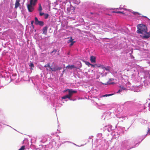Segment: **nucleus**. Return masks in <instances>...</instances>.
I'll return each mask as SVG.
<instances>
[{
	"instance_id": "1",
	"label": "nucleus",
	"mask_w": 150,
	"mask_h": 150,
	"mask_svg": "<svg viewBox=\"0 0 150 150\" xmlns=\"http://www.w3.org/2000/svg\"><path fill=\"white\" fill-rule=\"evenodd\" d=\"M137 33L142 35L144 39L148 38L150 37V32H147V28L146 25L143 24H139L137 25Z\"/></svg>"
},
{
	"instance_id": "2",
	"label": "nucleus",
	"mask_w": 150,
	"mask_h": 150,
	"mask_svg": "<svg viewBox=\"0 0 150 150\" xmlns=\"http://www.w3.org/2000/svg\"><path fill=\"white\" fill-rule=\"evenodd\" d=\"M38 0H30V4L27 5V8L29 12H33L34 9V6L36 5Z\"/></svg>"
},
{
	"instance_id": "3",
	"label": "nucleus",
	"mask_w": 150,
	"mask_h": 150,
	"mask_svg": "<svg viewBox=\"0 0 150 150\" xmlns=\"http://www.w3.org/2000/svg\"><path fill=\"white\" fill-rule=\"evenodd\" d=\"M75 8L71 5L69 7H68L67 8V10L69 13H72L74 11Z\"/></svg>"
},
{
	"instance_id": "4",
	"label": "nucleus",
	"mask_w": 150,
	"mask_h": 150,
	"mask_svg": "<svg viewBox=\"0 0 150 150\" xmlns=\"http://www.w3.org/2000/svg\"><path fill=\"white\" fill-rule=\"evenodd\" d=\"M62 68L61 67H59L57 65H55L53 68H51V70L52 71H55L61 69Z\"/></svg>"
},
{
	"instance_id": "5",
	"label": "nucleus",
	"mask_w": 150,
	"mask_h": 150,
	"mask_svg": "<svg viewBox=\"0 0 150 150\" xmlns=\"http://www.w3.org/2000/svg\"><path fill=\"white\" fill-rule=\"evenodd\" d=\"M69 91V94L68 95L71 98L72 95L74 93H75L76 92V91H72L71 90L68 89Z\"/></svg>"
},
{
	"instance_id": "6",
	"label": "nucleus",
	"mask_w": 150,
	"mask_h": 150,
	"mask_svg": "<svg viewBox=\"0 0 150 150\" xmlns=\"http://www.w3.org/2000/svg\"><path fill=\"white\" fill-rule=\"evenodd\" d=\"M20 0H16L15 3V8H17L20 5Z\"/></svg>"
},
{
	"instance_id": "7",
	"label": "nucleus",
	"mask_w": 150,
	"mask_h": 150,
	"mask_svg": "<svg viewBox=\"0 0 150 150\" xmlns=\"http://www.w3.org/2000/svg\"><path fill=\"white\" fill-rule=\"evenodd\" d=\"M90 60L91 63L96 62V58L94 56H91L90 57Z\"/></svg>"
},
{
	"instance_id": "8",
	"label": "nucleus",
	"mask_w": 150,
	"mask_h": 150,
	"mask_svg": "<svg viewBox=\"0 0 150 150\" xmlns=\"http://www.w3.org/2000/svg\"><path fill=\"white\" fill-rule=\"evenodd\" d=\"M91 66L92 67H99L101 66V65L100 64H91Z\"/></svg>"
},
{
	"instance_id": "9",
	"label": "nucleus",
	"mask_w": 150,
	"mask_h": 150,
	"mask_svg": "<svg viewBox=\"0 0 150 150\" xmlns=\"http://www.w3.org/2000/svg\"><path fill=\"white\" fill-rule=\"evenodd\" d=\"M47 30V27L46 26L44 27L43 29V33L46 34Z\"/></svg>"
},
{
	"instance_id": "10",
	"label": "nucleus",
	"mask_w": 150,
	"mask_h": 150,
	"mask_svg": "<svg viewBox=\"0 0 150 150\" xmlns=\"http://www.w3.org/2000/svg\"><path fill=\"white\" fill-rule=\"evenodd\" d=\"M66 68L72 69H73L75 68V67L74 65H68L66 67Z\"/></svg>"
},
{
	"instance_id": "11",
	"label": "nucleus",
	"mask_w": 150,
	"mask_h": 150,
	"mask_svg": "<svg viewBox=\"0 0 150 150\" xmlns=\"http://www.w3.org/2000/svg\"><path fill=\"white\" fill-rule=\"evenodd\" d=\"M35 23L36 25H38L40 21H39L37 17H35Z\"/></svg>"
},
{
	"instance_id": "12",
	"label": "nucleus",
	"mask_w": 150,
	"mask_h": 150,
	"mask_svg": "<svg viewBox=\"0 0 150 150\" xmlns=\"http://www.w3.org/2000/svg\"><path fill=\"white\" fill-rule=\"evenodd\" d=\"M62 99H66L67 98H68L69 99H70V98L69 97V96L68 95H67L66 96H65L62 97Z\"/></svg>"
},
{
	"instance_id": "13",
	"label": "nucleus",
	"mask_w": 150,
	"mask_h": 150,
	"mask_svg": "<svg viewBox=\"0 0 150 150\" xmlns=\"http://www.w3.org/2000/svg\"><path fill=\"white\" fill-rule=\"evenodd\" d=\"M42 8L41 6V5L40 4L39 6V8H38V11L40 12H41L42 10Z\"/></svg>"
},
{
	"instance_id": "14",
	"label": "nucleus",
	"mask_w": 150,
	"mask_h": 150,
	"mask_svg": "<svg viewBox=\"0 0 150 150\" xmlns=\"http://www.w3.org/2000/svg\"><path fill=\"white\" fill-rule=\"evenodd\" d=\"M44 67H49L50 69H51V68H52L50 67V64L49 63H48L47 64L45 65Z\"/></svg>"
},
{
	"instance_id": "15",
	"label": "nucleus",
	"mask_w": 150,
	"mask_h": 150,
	"mask_svg": "<svg viewBox=\"0 0 150 150\" xmlns=\"http://www.w3.org/2000/svg\"><path fill=\"white\" fill-rule=\"evenodd\" d=\"M29 66L30 67H31V68H33L34 67V64L32 62H30V63L29 64ZM31 69H32V68H31Z\"/></svg>"
},
{
	"instance_id": "16",
	"label": "nucleus",
	"mask_w": 150,
	"mask_h": 150,
	"mask_svg": "<svg viewBox=\"0 0 150 150\" xmlns=\"http://www.w3.org/2000/svg\"><path fill=\"white\" fill-rule=\"evenodd\" d=\"M38 25L41 26H43L44 25V22L42 21H40Z\"/></svg>"
},
{
	"instance_id": "17",
	"label": "nucleus",
	"mask_w": 150,
	"mask_h": 150,
	"mask_svg": "<svg viewBox=\"0 0 150 150\" xmlns=\"http://www.w3.org/2000/svg\"><path fill=\"white\" fill-rule=\"evenodd\" d=\"M113 95H114V94H105L104 95L102 96V97H105V96L107 97L108 96H111Z\"/></svg>"
},
{
	"instance_id": "18",
	"label": "nucleus",
	"mask_w": 150,
	"mask_h": 150,
	"mask_svg": "<svg viewBox=\"0 0 150 150\" xmlns=\"http://www.w3.org/2000/svg\"><path fill=\"white\" fill-rule=\"evenodd\" d=\"M112 12L113 13H122L123 14H125V13L123 12H121V11H113Z\"/></svg>"
},
{
	"instance_id": "19",
	"label": "nucleus",
	"mask_w": 150,
	"mask_h": 150,
	"mask_svg": "<svg viewBox=\"0 0 150 150\" xmlns=\"http://www.w3.org/2000/svg\"><path fill=\"white\" fill-rule=\"evenodd\" d=\"M25 146H22L21 148L18 150H24L25 149Z\"/></svg>"
},
{
	"instance_id": "20",
	"label": "nucleus",
	"mask_w": 150,
	"mask_h": 150,
	"mask_svg": "<svg viewBox=\"0 0 150 150\" xmlns=\"http://www.w3.org/2000/svg\"><path fill=\"white\" fill-rule=\"evenodd\" d=\"M44 18L45 19L49 17V15L48 14H44Z\"/></svg>"
},
{
	"instance_id": "21",
	"label": "nucleus",
	"mask_w": 150,
	"mask_h": 150,
	"mask_svg": "<svg viewBox=\"0 0 150 150\" xmlns=\"http://www.w3.org/2000/svg\"><path fill=\"white\" fill-rule=\"evenodd\" d=\"M73 39L71 37L70 38V39H69V40L68 41V42L69 43L70 42H71L73 41Z\"/></svg>"
},
{
	"instance_id": "22",
	"label": "nucleus",
	"mask_w": 150,
	"mask_h": 150,
	"mask_svg": "<svg viewBox=\"0 0 150 150\" xmlns=\"http://www.w3.org/2000/svg\"><path fill=\"white\" fill-rule=\"evenodd\" d=\"M85 64L87 65L88 66V67L89 66V65H91V64L90 63L88 62H87V61H86L85 62Z\"/></svg>"
},
{
	"instance_id": "23",
	"label": "nucleus",
	"mask_w": 150,
	"mask_h": 150,
	"mask_svg": "<svg viewBox=\"0 0 150 150\" xmlns=\"http://www.w3.org/2000/svg\"><path fill=\"white\" fill-rule=\"evenodd\" d=\"M120 87L121 88V89L123 90H125L126 88L124 87L123 86H120Z\"/></svg>"
},
{
	"instance_id": "24",
	"label": "nucleus",
	"mask_w": 150,
	"mask_h": 150,
	"mask_svg": "<svg viewBox=\"0 0 150 150\" xmlns=\"http://www.w3.org/2000/svg\"><path fill=\"white\" fill-rule=\"evenodd\" d=\"M57 50L54 49L53 51L51 52V53H54V54L56 53L57 52Z\"/></svg>"
},
{
	"instance_id": "25",
	"label": "nucleus",
	"mask_w": 150,
	"mask_h": 150,
	"mask_svg": "<svg viewBox=\"0 0 150 150\" xmlns=\"http://www.w3.org/2000/svg\"><path fill=\"white\" fill-rule=\"evenodd\" d=\"M132 13L134 15H136L137 14L138 15H141V14H139V13L137 12H133Z\"/></svg>"
},
{
	"instance_id": "26",
	"label": "nucleus",
	"mask_w": 150,
	"mask_h": 150,
	"mask_svg": "<svg viewBox=\"0 0 150 150\" xmlns=\"http://www.w3.org/2000/svg\"><path fill=\"white\" fill-rule=\"evenodd\" d=\"M40 16H42L44 15V13H42L41 12H40Z\"/></svg>"
},
{
	"instance_id": "27",
	"label": "nucleus",
	"mask_w": 150,
	"mask_h": 150,
	"mask_svg": "<svg viewBox=\"0 0 150 150\" xmlns=\"http://www.w3.org/2000/svg\"><path fill=\"white\" fill-rule=\"evenodd\" d=\"M71 43L70 44V46H72V45H73L74 43L75 42V41H73L71 42Z\"/></svg>"
},
{
	"instance_id": "28",
	"label": "nucleus",
	"mask_w": 150,
	"mask_h": 150,
	"mask_svg": "<svg viewBox=\"0 0 150 150\" xmlns=\"http://www.w3.org/2000/svg\"><path fill=\"white\" fill-rule=\"evenodd\" d=\"M122 91V89H119L118 91L117 92V93H120Z\"/></svg>"
},
{
	"instance_id": "29",
	"label": "nucleus",
	"mask_w": 150,
	"mask_h": 150,
	"mask_svg": "<svg viewBox=\"0 0 150 150\" xmlns=\"http://www.w3.org/2000/svg\"><path fill=\"white\" fill-rule=\"evenodd\" d=\"M150 129L149 128H148V130L147 131V134H148V133H150Z\"/></svg>"
},
{
	"instance_id": "30",
	"label": "nucleus",
	"mask_w": 150,
	"mask_h": 150,
	"mask_svg": "<svg viewBox=\"0 0 150 150\" xmlns=\"http://www.w3.org/2000/svg\"><path fill=\"white\" fill-rule=\"evenodd\" d=\"M33 23H34V21H32L31 22V25H32V26L33 27Z\"/></svg>"
},
{
	"instance_id": "31",
	"label": "nucleus",
	"mask_w": 150,
	"mask_h": 150,
	"mask_svg": "<svg viewBox=\"0 0 150 150\" xmlns=\"http://www.w3.org/2000/svg\"><path fill=\"white\" fill-rule=\"evenodd\" d=\"M105 69L106 70H108V69H107V68H105Z\"/></svg>"
},
{
	"instance_id": "32",
	"label": "nucleus",
	"mask_w": 150,
	"mask_h": 150,
	"mask_svg": "<svg viewBox=\"0 0 150 150\" xmlns=\"http://www.w3.org/2000/svg\"><path fill=\"white\" fill-rule=\"evenodd\" d=\"M91 14H93V13H92V12H91Z\"/></svg>"
},
{
	"instance_id": "33",
	"label": "nucleus",
	"mask_w": 150,
	"mask_h": 150,
	"mask_svg": "<svg viewBox=\"0 0 150 150\" xmlns=\"http://www.w3.org/2000/svg\"><path fill=\"white\" fill-rule=\"evenodd\" d=\"M65 71V70H64L63 71V73L64 72V71Z\"/></svg>"
},
{
	"instance_id": "34",
	"label": "nucleus",
	"mask_w": 150,
	"mask_h": 150,
	"mask_svg": "<svg viewBox=\"0 0 150 150\" xmlns=\"http://www.w3.org/2000/svg\"><path fill=\"white\" fill-rule=\"evenodd\" d=\"M66 91H67V90H65L64 92H65Z\"/></svg>"
}]
</instances>
